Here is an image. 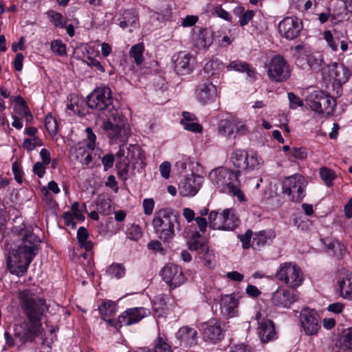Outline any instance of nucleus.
Masks as SVG:
<instances>
[{"label":"nucleus","instance_id":"7ed1b4c3","mask_svg":"<svg viewBox=\"0 0 352 352\" xmlns=\"http://www.w3.org/2000/svg\"><path fill=\"white\" fill-rule=\"evenodd\" d=\"M240 176V170L219 166L210 171L208 179L219 192L236 197L239 201H245V197L241 190Z\"/></svg>","mask_w":352,"mask_h":352},{"label":"nucleus","instance_id":"b1692460","mask_svg":"<svg viewBox=\"0 0 352 352\" xmlns=\"http://www.w3.org/2000/svg\"><path fill=\"white\" fill-rule=\"evenodd\" d=\"M352 351V328L342 331L338 339L336 340L332 352H351Z\"/></svg>","mask_w":352,"mask_h":352},{"label":"nucleus","instance_id":"ea45409f","mask_svg":"<svg viewBox=\"0 0 352 352\" xmlns=\"http://www.w3.org/2000/svg\"><path fill=\"white\" fill-rule=\"evenodd\" d=\"M144 46L142 43L133 45L129 51V55L133 58L135 63L138 65H140L144 61L143 52Z\"/></svg>","mask_w":352,"mask_h":352},{"label":"nucleus","instance_id":"6ab92c4d","mask_svg":"<svg viewBox=\"0 0 352 352\" xmlns=\"http://www.w3.org/2000/svg\"><path fill=\"white\" fill-rule=\"evenodd\" d=\"M191 58L192 56L189 53L184 52H180L173 56L174 68L177 74L186 75L192 72Z\"/></svg>","mask_w":352,"mask_h":352},{"label":"nucleus","instance_id":"13d9d810","mask_svg":"<svg viewBox=\"0 0 352 352\" xmlns=\"http://www.w3.org/2000/svg\"><path fill=\"white\" fill-rule=\"evenodd\" d=\"M48 16L50 19V21L54 24L56 27H64L65 23L63 21V17L61 14L54 11H50L48 12Z\"/></svg>","mask_w":352,"mask_h":352},{"label":"nucleus","instance_id":"e433bc0d","mask_svg":"<svg viewBox=\"0 0 352 352\" xmlns=\"http://www.w3.org/2000/svg\"><path fill=\"white\" fill-rule=\"evenodd\" d=\"M233 12L234 15L239 17V24L241 27L248 25L255 14L253 10L244 11V8L241 6L235 8Z\"/></svg>","mask_w":352,"mask_h":352},{"label":"nucleus","instance_id":"f03ea898","mask_svg":"<svg viewBox=\"0 0 352 352\" xmlns=\"http://www.w3.org/2000/svg\"><path fill=\"white\" fill-rule=\"evenodd\" d=\"M13 232L20 238L21 242L16 248H10L7 265L12 274L21 276L27 272L36 256L40 239L33 232L32 228L27 227L23 223L14 227Z\"/></svg>","mask_w":352,"mask_h":352},{"label":"nucleus","instance_id":"5701e85b","mask_svg":"<svg viewBox=\"0 0 352 352\" xmlns=\"http://www.w3.org/2000/svg\"><path fill=\"white\" fill-rule=\"evenodd\" d=\"M258 334L263 342H267L276 338V331L273 322L263 319L258 322Z\"/></svg>","mask_w":352,"mask_h":352},{"label":"nucleus","instance_id":"393cba45","mask_svg":"<svg viewBox=\"0 0 352 352\" xmlns=\"http://www.w3.org/2000/svg\"><path fill=\"white\" fill-rule=\"evenodd\" d=\"M243 164L244 168H241V170L251 171L256 169H258L263 164L262 158L258 155L254 151H245V155H243Z\"/></svg>","mask_w":352,"mask_h":352},{"label":"nucleus","instance_id":"69168bd1","mask_svg":"<svg viewBox=\"0 0 352 352\" xmlns=\"http://www.w3.org/2000/svg\"><path fill=\"white\" fill-rule=\"evenodd\" d=\"M101 161L104 170L107 171L113 167L115 161V156L111 153L107 154L102 157Z\"/></svg>","mask_w":352,"mask_h":352},{"label":"nucleus","instance_id":"603ef678","mask_svg":"<svg viewBox=\"0 0 352 352\" xmlns=\"http://www.w3.org/2000/svg\"><path fill=\"white\" fill-rule=\"evenodd\" d=\"M320 175L321 179L327 186L332 185V181L334 180L336 177L334 171L327 167H322L320 168Z\"/></svg>","mask_w":352,"mask_h":352},{"label":"nucleus","instance_id":"7c9ffc66","mask_svg":"<svg viewBox=\"0 0 352 352\" xmlns=\"http://www.w3.org/2000/svg\"><path fill=\"white\" fill-rule=\"evenodd\" d=\"M228 71H236L239 72H246L251 78H255L256 70L251 67L247 63L241 60H233L227 66Z\"/></svg>","mask_w":352,"mask_h":352},{"label":"nucleus","instance_id":"bf43d9fd","mask_svg":"<svg viewBox=\"0 0 352 352\" xmlns=\"http://www.w3.org/2000/svg\"><path fill=\"white\" fill-rule=\"evenodd\" d=\"M323 37L332 51L336 52L338 50V43H336L331 31H324Z\"/></svg>","mask_w":352,"mask_h":352},{"label":"nucleus","instance_id":"cd10ccee","mask_svg":"<svg viewBox=\"0 0 352 352\" xmlns=\"http://www.w3.org/2000/svg\"><path fill=\"white\" fill-rule=\"evenodd\" d=\"M338 285L342 297L352 300V273L342 274L338 280Z\"/></svg>","mask_w":352,"mask_h":352},{"label":"nucleus","instance_id":"aec40b11","mask_svg":"<svg viewBox=\"0 0 352 352\" xmlns=\"http://www.w3.org/2000/svg\"><path fill=\"white\" fill-rule=\"evenodd\" d=\"M192 39L195 47L199 50L208 47L213 41L210 31L199 28H195L192 30Z\"/></svg>","mask_w":352,"mask_h":352},{"label":"nucleus","instance_id":"de8ad7c7","mask_svg":"<svg viewBox=\"0 0 352 352\" xmlns=\"http://www.w3.org/2000/svg\"><path fill=\"white\" fill-rule=\"evenodd\" d=\"M50 49L57 56H63L67 54L66 45L60 39L52 41Z\"/></svg>","mask_w":352,"mask_h":352},{"label":"nucleus","instance_id":"0e129e2a","mask_svg":"<svg viewBox=\"0 0 352 352\" xmlns=\"http://www.w3.org/2000/svg\"><path fill=\"white\" fill-rule=\"evenodd\" d=\"M290 154L296 159L303 160L307 156V152L305 147H293L291 149Z\"/></svg>","mask_w":352,"mask_h":352},{"label":"nucleus","instance_id":"9b49d317","mask_svg":"<svg viewBox=\"0 0 352 352\" xmlns=\"http://www.w3.org/2000/svg\"><path fill=\"white\" fill-rule=\"evenodd\" d=\"M303 28L302 21L296 16L285 17L278 24V32L287 40L297 38Z\"/></svg>","mask_w":352,"mask_h":352},{"label":"nucleus","instance_id":"5fc2aeb1","mask_svg":"<svg viewBox=\"0 0 352 352\" xmlns=\"http://www.w3.org/2000/svg\"><path fill=\"white\" fill-rule=\"evenodd\" d=\"M43 145V142L38 136H34L32 138H25L23 142V148L28 151H33L36 146Z\"/></svg>","mask_w":352,"mask_h":352},{"label":"nucleus","instance_id":"4468645a","mask_svg":"<svg viewBox=\"0 0 352 352\" xmlns=\"http://www.w3.org/2000/svg\"><path fill=\"white\" fill-rule=\"evenodd\" d=\"M300 323L307 335H316L320 328L318 316L316 312L309 308L304 309L300 313Z\"/></svg>","mask_w":352,"mask_h":352},{"label":"nucleus","instance_id":"a18cd8bd","mask_svg":"<svg viewBox=\"0 0 352 352\" xmlns=\"http://www.w3.org/2000/svg\"><path fill=\"white\" fill-rule=\"evenodd\" d=\"M151 351L153 352H172L171 347L168 344L166 338L160 334H159L155 340L154 350Z\"/></svg>","mask_w":352,"mask_h":352},{"label":"nucleus","instance_id":"423d86ee","mask_svg":"<svg viewBox=\"0 0 352 352\" xmlns=\"http://www.w3.org/2000/svg\"><path fill=\"white\" fill-rule=\"evenodd\" d=\"M306 102L312 111L327 116L333 115L336 107V100L320 90L314 91L308 95Z\"/></svg>","mask_w":352,"mask_h":352},{"label":"nucleus","instance_id":"09e8293b","mask_svg":"<svg viewBox=\"0 0 352 352\" xmlns=\"http://www.w3.org/2000/svg\"><path fill=\"white\" fill-rule=\"evenodd\" d=\"M172 16L171 8L169 6H166L164 9L159 12H155L151 16L154 20L161 22L170 20Z\"/></svg>","mask_w":352,"mask_h":352},{"label":"nucleus","instance_id":"58836bf2","mask_svg":"<svg viewBox=\"0 0 352 352\" xmlns=\"http://www.w3.org/2000/svg\"><path fill=\"white\" fill-rule=\"evenodd\" d=\"M98 311L105 320V317L114 315L116 311V305L112 300H105L99 306Z\"/></svg>","mask_w":352,"mask_h":352},{"label":"nucleus","instance_id":"72a5a7b5","mask_svg":"<svg viewBox=\"0 0 352 352\" xmlns=\"http://www.w3.org/2000/svg\"><path fill=\"white\" fill-rule=\"evenodd\" d=\"M127 154L126 159L129 162L131 160L135 161L136 163L140 162L141 164H144L145 157L144 151L139 145L137 144H129L126 148Z\"/></svg>","mask_w":352,"mask_h":352},{"label":"nucleus","instance_id":"f704fd0d","mask_svg":"<svg viewBox=\"0 0 352 352\" xmlns=\"http://www.w3.org/2000/svg\"><path fill=\"white\" fill-rule=\"evenodd\" d=\"M188 246L190 250L197 251L199 254L208 248L201 234L197 231L192 233L190 240L188 242Z\"/></svg>","mask_w":352,"mask_h":352},{"label":"nucleus","instance_id":"0eeeda50","mask_svg":"<svg viewBox=\"0 0 352 352\" xmlns=\"http://www.w3.org/2000/svg\"><path fill=\"white\" fill-rule=\"evenodd\" d=\"M276 277L292 288L299 287L304 280L301 269L296 264L290 262H285L280 265L276 273Z\"/></svg>","mask_w":352,"mask_h":352},{"label":"nucleus","instance_id":"f8f14e48","mask_svg":"<svg viewBox=\"0 0 352 352\" xmlns=\"http://www.w3.org/2000/svg\"><path fill=\"white\" fill-rule=\"evenodd\" d=\"M204 178L196 174L187 175L178 184V190L183 197H194L200 190Z\"/></svg>","mask_w":352,"mask_h":352},{"label":"nucleus","instance_id":"412c9836","mask_svg":"<svg viewBox=\"0 0 352 352\" xmlns=\"http://www.w3.org/2000/svg\"><path fill=\"white\" fill-rule=\"evenodd\" d=\"M275 237V233L272 230H261L253 234L251 247L260 250L265 245H270Z\"/></svg>","mask_w":352,"mask_h":352},{"label":"nucleus","instance_id":"774afa93","mask_svg":"<svg viewBox=\"0 0 352 352\" xmlns=\"http://www.w3.org/2000/svg\"><path fill=\"white\" fill-rule=\"evenodd\" d=\"M87 64L89 67L94 68L96 71H99L102 73L105 72V69L104 66L101 65L100 62L93 57L89 56L87 58Z\"/></svg>","mask_w":352,"mask_h":352},{"label":"nucleus","instance_id":"473e14b6","mask_svg":"<svg viewBox=\"0 0 352 352\" xmlns=\"http://www.w3.org/2000/svg\"><path fill=\"white\" fill-rule=\"evenodd\" d=\"M225 231H232L236 229L239 223V219L235 214V211L232 208H227L223 210Z\"/></svg>","mask_w":352,"mask_h":352},{"label":"nucleus","instance_id":"3c124183","mask_svg":"<svg viewBox=\"0 0 352 352\" xmlns=\"http://www.w3.org/2000/svg\"><path fill=\"white\" fill-rule=\"evenodd\" d=\"M129 161L126 159L116 164V169L118 176L123 180L128 179L129 171Z\"/></svg>","mask_w":352,"mask_h":352},{"label":"nucleus","instance_id":"2f4dec72","mask_svg":"<svg viewBox=\"0 0 352 352\" xmlns=\"http://www.w3.org/2000/svg\"><path fill=\"white\" fill-rule=\"evenodd\" d=\"M223 220V210H222L221 212H219L216 210H212L209 213L208 225L212 230H224V228L226 227H225Z\"/></svg>","mask_w":352,"mask_h":352},{"label":"nucleus","instance_id":"a211bd4d","mask_svg":"<svg viewBox=\"0 0 352 352\" xmlns=\"http://www.w3.org/2000/svg\"><path fill=\"white\" fill-rule=\"evenodd\" d=\"M147 315V310L143 307H134L126 309L118 317L120 327L129 326L140 322Z\"/></svg>","mask_w":352,"mask_h":352},{"label":"nucleus","instance_id":"2eb2a0df","mask_svg":"<svg viewBox=\"0 0 352 352\" xmlns=\"http://www.w3.org/2000/svg\"><path fill=\"white\" fill-rule=\"evenodd\" d=\"M203 335L206 341L217 343L224 337V329L221 322L216 319L209 320L203 324Z\"/></svg>","mask_w":352,"mask_h":352},{"label":"nucleus","instance_id":"c756f323","mask_svg":"<svg viewBox=\"0 0 352 352\" xmlns=\"http://www.w3.org/2000/svg\"><path fill=\"white\" fill-rule=\"evenodd\" d=\"M236 121L237 118L235 117L221 120L218 126L219 133L226 138H232L234 133Z\"/></svg>","mask_w":352,"mask_h":352},{"label":"nucleus","instance_id":"f3484780","mask_svg":"<svg viewBox=\"0 0 352 352\" xmlns=\"http://www.w3.org/2000/svg\"><path fill=\"white\" fill-rule=\"evenodd\" d=\"M195 96L203 104L212 103L215 101L217 96V88L212 82L200 83L197 87Z\"/></svg>","mask_w":352,"mask_h":352},{"label":"nucleus","instance_id":"e2e57ef3","mask_svg":"<svg viewBox=\"0 0 352 352\" xmlns=\"http://www.w3.org/2000/svg\"><path fill=\"white\" fill-rule=\"evenodd\" d=\"M85 131H86L87 135V140H86V142H87V143H86L87 147L88 148H89L90 150L93 151V150H94V148L96 147V136L94 133L91 128H90V127L86 128Z\"/></svg>","mask_w":352,"mask_h":352},{"label":"nucleus","instance_id":"052dcab7","mask_svg":"<svg viewBox=\"0 0 352 352\" xmlns=\"http://www.w3.org/2000/svg\"><path fill=\"white\" fill-rule=\"evenodd\" d=\"M181 123L186 130L192 132L198 133L202 130V126L199 124L194 122L193 120H182Z\"/></svg>","mask_w":352,"mask_h":352},{"label":"nucleus","instance_id":"a878e982","mask_svg":"<svg viewBox=\"0 0 352 352\" xmlns=\"http://www.w3.org/2000/svg\"><path fill=\"white\" fill-rule=\"evenodd\" d=\"M197 331L192 327H181L176 334V337L180 340L181 344L185 346H191L195 343L197 337Z\"/></svg>","mask_w":352,"mask_h":352},{"label":"nucleus","instance_id":"8fccbe9b","mask_svg":"<svg viewBox=\"0 0 352 352\" xmlns=\"http://www.w3.org/2000/svg\"><path fill=\"white\" fill-rule=\"evenodd\" d=\"M202 254L204 265L208 268H213L215 266V256L212 250L207 248L199 253Z\"/></svg>","mask_w":352,"mask_h":352},{"label":"nucleus","instance_id":"c03bdc74","mask_svg":"<svg viewBox=\"0 0 352 352\" xmlns=\"http://www.w3.org/2000/svg\"><path fill=\"white\" fill-rule=\"evenodd\" d=\"M243 155H245V151L241 149H236L233 151L230 156V161L233 166L237 168V170L241 172V168H244L243 164Z\"/></svg>","mask_w":352,"mask_h":352},{"label":"nucleus","instance_id":"79ce46f5","mask_svg":"<svg viewBox=\"0 0 352 352\" xmlns=\"http://www.w3.org/2000/svg\"><path fill=\"white\" fill-rule=\"evenodd\" d=\"M97 210L103 215H108L111 212L110 199L105 197H98L96 201Z\"/></svg>","mask_w":352,"mask_h":352},{"label":"nucleus","instance_id":"39448f33","mask_svg":"<svg viewBox=\"0 0 352 352\" xmlns=\"http://www.w3.org/2000/svg\"><path fill=\"white\" fill-rule=\"evenodd\" d=\"M180 216L173 209L166 208L156 211L152 225L160 239L168 241L175 235V230H180Z\"/></svg>","mask_w":352,"mask_h":352},{"label":"nucleus","instance_id":"4be33fe9","mask_svg":"<svg viewBox=\"0 0 352 352\" xmlns=\"http://www.w3.org/2000/svg\"><path fill=\"white\" fill-rule=\"evenodd\" d=\"M238 300L234 294L223 296L220 302L221 314L227 318L234 317L238 312Z\"/></svg>","mask_w":352,"mask_h":352},{"label":"nucleus","instance_id":"338daca9","mask_svg":"<svg viewBox=\"0 0 352 352\" xmlns=\"http://www.w3.org/2000/svg\"><path fill=\"white\" fill-rule=\"evenodd\" d=\"M288 98L289 100L290 108L296 109L298 107H302L303 102L300 98L292 92L288 93Z\"/></svg>","mask_w":352,"mask_h":352},{"label":"nucleus","instance_id":"f257e3e1","mask_svg":"<svg viewBox=\"0 0 352 352\" xmlns=\"http://www.w3.org/2000/svg\"><path fill=\"white\" fill-rule=\"evenodd\" d=\"M89 108L102 111L107 119L103 121L102 128L113 142H125L131 135L127 120L113 105L112 92L107 87L95 89L87 97Z\"/></svg>","mask_w":352,"mask_h":352},{"label":"nucleus","instance_id":"bb28decb","mask_svg":"<svg viewBox=\"0 0 352 352\" xmlns=\"http://www.w3.org/2000/svg\"><path fill=\"white\" fill-rule=\"evenodd\" d=\"M138 21V16L132 10H125L117 19L119 26L123 30L129 28V32H132V28L137 27Z\"/></svg>","mask_w":352,"mask_h":352},{"label":"nucleus","instance_id":"6e6552de","mask_svg":"<svg viewBox=\"0 0 352 352\" xmlns=\"http://www.w3.org/2000/svg\"><path fill=\"white\" fill-rule=\"evenodd\" d=\"M306 182L300 174L286 177L283 183V192L289 199L294 202H300L305 196Z\"/></svg>","mask_w":352,"mask_h":352},{"label":"nucleus","instance_id":"37998d69","mask_svg":"<svg viewBox=\"0 0 352 352\" xmlns=\"http://www.w3.org/2000/svg\"><path fill=\"white\" fill-rule=\"evenodd\" d=\"M309 67L315 71L320 70L323 63L322 56L319 53L309 54L307 58Z\"/></svg>","mask_w":352,"mask_h":352},{"label":"nucleus","instance_id":"680f3d73","mask_svg":"<svg viewBox=\"0 0 352 352\" xmlns=\"http://www.w3.org/2000/svg\"><path fill=\"white\" fill-rule=\"evenodd\" d=\"M252 236L253 232L250 230H247L245 234L238 236L239 239L242 243V247L243 249H248L250 247H251Z\"/></svg>","mask_w":352,"mask_h":352},{"label":"nucleus","instance_id":"6e6d98bb","mask_svg":"<svg viewBox=\"0 0 352 352\" xmlns=\"http://www.w3.org/2000/svg\"><path fill=\"white\" fill-rule=\"evenodd\" d=\"M71 210V213L76 219L79 221L85 220V216L83 215L82 212L86 210L85 204H83L80 208L79 204L77 201H76L72 205Z\"/></svg>","mask_w":352,"mask_h":352},{"label":"nucleus","instance_id":"a19ab883","mask_svg":"<svg viewBox=\"0 0 352 352\" xmlns=\"http://www.w3.org/2000/svg\"><path fill=\"white\" fill-rule=\"evenodd\" d=\"M224 67L223 63L218 59H212L206 63L204 70L210 76L217 74L219 71L222 70Z\"/></svg>","mask_w":352,"mask_h":352},{"label":"nucleus","instance_id":"20e7f679","mask_svg":"<svg viewBox=\"0 0 352 352\" xmlns=\"http://www.w3.org/2000/svg\"><path fill=\"white\" fill-rule=\"evenodd\" d=\"M19 307L28 320H41L48 310L46 300L41 296L34 287L19 289L16 294Z\"/></svg>","mask_w":352,"mask_h":352},{"label":"nucleus","instance_id":"4d7b16f0","mask_svg":"<svg viewBox=\"0 0 352 352\" xmlns=\"http://www.w3.org/2000/svg\"><path fill=\"white\" fill-rule=\"evenodd\" d=\"M127 237L132 241H138L142 236L141 228L137 225H132L126 232Z\"/></svg>","mask_w":352,"mask_h":352},{"label":"nucleus","instance_id":"ddd939ff","mask_svg":"<svg viewBox=\"0 0 352 352\" xmlns=\"http://www.w3.org/2000/svg\"><path fill=\"white\" fill-rule=\"evenodd\" d=\"M298 299V295L297 292L283 287H278L272 294L271 301L276 307L289 308Z\"/></svg>","mask_w":352,"mask_h":352},{"label":"nucleus","instance_id":"4c0bfd02","mask_svg":"<svg viewBox=\"0 0 352 352\" xmlns=\"http://www.w3.org/2000/svg\"><path fill=\"white\" fill-rule=\"evenodd\" d=\"M89 234L86 228L80 227L77 231V239L80 248H83L89 252L92 250L94 244L91 241L87 240Z\"/></svg>","mask_w":352,"mask_h":352},{"label":"nucleus","instance_id":"1a4fd4ad","mask_svg":"<svg viewBox=\"0 0 352 352\" xmlns=\"http://www.w3.org/2000/svg\"><path fill=\"white\" fill-rule=\"evenodd\" d=\"M41 320H23L14 325V336L21 344L32 341L40 334Z\"/></svg>","mask_w":352,"mask_h":352},{"label":"nucleus","instance_id":"864d4df0","mask_svg":"<svg viewBox=\"0 0 352 352\" xmlns=\"http://www.w3.org/2000/svg\"><path fill=\"white\" fill-rule=\"evenodd\" d=\"M45 126L51 135H55L57 133L58 123L51 114L45 117Z\"/></svg>","mask_w":352,"mask_h":352},{"label":"nucleus","instance_id":"dca6fc26","mask_svg":"<svg viewBox=\"0 0 352 352\" xmlns=\"http://www.w3.org/2000/svg\"><path fill=\"white\" fill-rule=\"evenodd\" d=\"M161 275L168 284L174 287L181 285L186 280L181 268L172 263L166 265L162 270Z\"/></svg>","mask_w":352,"mask_h":352},{"label":"nucleus","instance_id":"49530a36","mask_svg":"<svg viewBox=\"0 0 352 352\" xmlns=\"http://www.w3.org/2000/svg\"><path fill=\"white\" fill-rule=\"evenodd\" d=\"M107 273L110 276L119 279L124 276L125 268L122 264L113 263L107 268Z\"/></svg>","mask_w":352,"mask_h":352},{"label":"nucleus","instance_id":"9d476101","mask_svg":"<svg viewBox=\"0 0 352 352\" xmlns=\"http://www.w3.org/2000/svg\"><path fill=\"white\" fill-rule=\"evenodd\" d=\"M267 75L271 80L278 82H285L290 77L289 66L283 56L276 55L270 60Z\"/></svg>","mask_w":352,"mask_h":352},{"label":"nucleus","instance_id":"c85d7f7f","mask_svg":"<svg viewBox=\"0 0 352 352\" xmlns=\"http://www.w3.org/2000/svg\"><path fill=\"white\" fill-rule=\"evenodd\" d=\"M330 75L336 82L342 85L348 81L351 73L349 69L343 65L334 63L330 71Z\"/></svg>","mask_w":352,"mask_h":352},{"label":"nucleus","instance_id":"c9c22d12","mask_svg":"<svg viewBox=\"0 0 352 352\" xmlns=\"http://www.w3.org/2000/svg\"><path fill=\"white\" fill-rule=\"evenodd\" d=\"M324 243L327 249L337 257H342L345 253L346 249L344 245L337 240L326 239L324 241Z\"/></svg>","mask_w":352,"mask_h":352}]
</instances>
